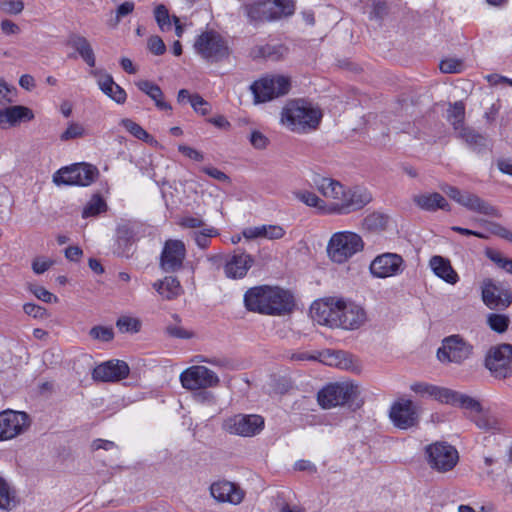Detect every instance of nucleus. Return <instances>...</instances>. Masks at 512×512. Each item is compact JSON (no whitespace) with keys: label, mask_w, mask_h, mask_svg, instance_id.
<instances>
[{"label":"nucleus","mask_w":512,"mask_h":512,"mask_svg":"<svg viewBox=\"0 0 512 512\" xmlns=\"http://www.w3.org/2000/svg\"><path fill=\"white\" fill-rule=\"evenodd\" d=\"M388 223V217L382 213L374 212L364 219V226L373 231L383 230Z\"/></svg>","instance_id":"nucleus-41"},{"label":"nucleus","mask_w":512,"mask_h":512,"mask_svg":"<svg viewBox=\"0 0 512 512\" xmlns=\"http://www.w3.org/2000/svg\"><path fill=\"white\" fill-rule=\"evenodd\" d=\"M429 466L440 473L451 471L458 463L457 449L447 442H435L425 448Z\"/></svg>","instance_id":"nucleus-10"},{"label":"nucleus","mask_w":512,"mask_h":512,"mask_svg":"<svg viewBox=\"0 0 512 512\" xmlns=\"http://www.w3.org/2000/svg\"><path fill=\"white\" fill-rule=\"evenodd\" d=\"M256 102H266L287 94L290 80L282 75H270L255 81L251 86Z\"/></svg>","instance_id":"nucleus-11"},{"label":"nucleus","mask_w":512,"mask_h":512,"mask_svg":"<svg viewBox=\"0 0 512 512\" xmlns=\"http://www.w3.org/2000/svg\"><path fill=\"white\" fill-rule=\"evenodd\" d=\"M54 261L46 258V257H36L32 261V270L36 274H43L46 272L52 265Z\"/></svg>","instance_id":"nucleus-60"},{"label":"nucleus","mask_w":512,"mask_h":512,"mask_svg":"<svg viewBox=\"0 0 512 512\" xmlns=\"http://www.w3.org/2000/svg\"><path fill=\"white\" fill-rule=\"evenodd\" d=\"M247 310L260 314L281 316L292 311L293 296L277 286L261 285L248 289L244 295Z\"/></svg>","instance_id":"nucleus-3"},{"label":"nucleus","mask_w":512,"mask_h":512,"mask_svg":"<svg viewBox=\"0 0 512 512\" xmlns=\"http://www.w3.org/2000/svg\"><path fill=\"white\" fill-rule=\"evenodd\" d=\"M24 9L22 0H0V10L12 15L21 13Z\"/></svg>","instance_id":"nucleus-54"},{"label":"nucleus","mask_w":512,"mask_h":512,"mask_svg":"<svg viewBox=\"0 0 512 512\" xmlns=\"http://www.w3.org/2000/svg\"><path fill=\"white\" fill-rule=\"evenodd\" d=\"M364 249L362 237L351 231L334 233L327 244V255L336 264H344Z\"/></svg>","instance_id":"nucleus-5"},{"label":"nucleus","mask_w":512,"mask_h":512,"mask_svg":"<svg viewBox=\"0 0 512 512\" xmlns=\"http://www.w3.org/2000/svg\"><path fill=\"white\" fill-rule=\"evenodd\" d=\"M98 169L88 163H75L59 169L53 176L57 185L89 186L98 177Z\"/></svg>","instance_id":"nucleus-9"},{"label":"nucleus","mask_w":512,"mask_h":512,"mask_svg":"<svg viewBox=\"0 0 512 512\" xmlns=\"http://www.w3.org/2000/svg\"><path fill=\"white\" fill-rule=\"evenodd\" d=\"M23 310L27 315L36 319H43L48 316L47 310L44 307L34 303L24 304Z\"/></svg>","instance_id":"nucleus-58"},{"label":"nucleus","mask_w":512,"mask_h":512,"mask_svg":"<svg viewBox=\"0 0 512 512\" xmlns=\"http://www.w3.org/2000/svg\"><path fill=\"white\" fill-rule=\"evenodd\" d=\"M128 375V365L124 361L111 360L94 368L93 379L103 382H114Z\"/></svg>","instance_id":"nucleus-22"},{"label":"nucleus","mask_w":512,"mask_h":512,"mask_svg":"<svg viewBox=\"0 0 512 512\" xmlns=\"http://www.w3.org/2000/svg\"><path fill=\"white\" fill-rule=\"evenodd\" d=\"M429 266L433 273L448 284L455 285L459 281V276L452 267L449 259L439 255L432 256Z\"/></svg>","instance_id":"nucleus-25"},{"label":"nucleus","mask_w":512,"mask_h":512,"mask_svg":"<svg viewBox=\"0 0 512 512\" xmlns=\"http://www.w3.org/2000/svg\"><path fill=\"white\" fill-rule=\"evenodd\" d=\"M487 321L490 328L498 333L505 332L509 325V318L502 314L492 313L488 316Z\"/></svg>","instance_id":"nucleus-47"},{"label":"nucleus","mask_w":512,"mask_h":512,"mask_svg":"<svg viewBox=\"0 0 512 512\" xmlns=\"http://www.w3.org/2000/svg\"><path fill=\"white\" fill-rule=\"evenodd\" d=\"M14 506V496L6 481L0 477V509L10 510Z\"/></svg>","instance_id":"nucleus-46"},{"label":"nucleus","mask_w":512,"mask_h":512,"mask_svg":"<svg viewBox=\"0 0 512 512\" xmlns=\"http://www.w3.org/2000/svg\"><path fill=\"white\" fill-rule=\"evenodd\" d=\"M194 49L209 62H220L230 55L227 40L214 30L202 32L194 42Z\"/></svg>","instance_id":"nucleus-6"},{"label":"nucleus","mask_w":512,"mask_h":512,"mask_svg":"<svg viewBox=\"0 0 512 512\" xmlns=\"http://www.w3.org/2000/svg\"><path fill=\"white\" fill-rule=\"evenodd\" d=\"M166 333L174 338L189 339L193 336L192 332L186 330L178 324H171L166 327Z\"/></svg>","instance_id":"nucleus-59"},{"label":"nucleus","mask_w":512,"mask_h":512,"mask_svg":"<svg viewBox=\"0 0 512 512\" xmlns=\"http://www.w3.org/2000/svg\"><path fill=\"white\" fill-rule=\"evenodd\" d=\"M253 263V257L245 252L234 254L226 260L224 273L231 279L243 278Z\"/></svg>","instance_id":"nucleus-23"},{"label":"nucleus","mask_w":512,"mask_h":512,"mask_svg":"<svg viewBox=\"0 0 512 512\" xmlns=\"http://www.w3.org/2000/svg\"><path fill=\"white\" fill-rule=\"evenodd\" d=\"M218 235L219 231L216 228L208 226L190 233V237L200 249H207L211 243V239Z\"/></svg>","instance_id":"nucleus-36"},{"label":"nucleus","mask_w":512,"mask_h":512,"mask_svg":"<svg viewBox=\"0 0 512 512\" xmlns=\"http://www.w3.org/2000/svg\"><path fill=\"white\" fill-rule=\"evenodd\" d=\"M178 225L185 229H202L206 226L202 217L194 215L182 216L178 221Z\"/></svg>","instance_id":"nucleus-53"},{"label":"nucleus","mask_w":512,"mask_h":512,"mask_svg":"<svg viewBox=\"0 0 512 512\" xmlns=\"http://www.w3.org/2000/svg\"><path fill=\"white\" fill-rule=\"evenodd\" d=\"M185 257L184 242L178 239H169L165 241L160 255V267L165 272L178 271L182 268Z\"/></svg>","instance_id":"nucleus-19"},{"label":"nucleus","mask_w":512,"mask_h":512,"mask_svg":"<svg viewBox=\"0 0 512 512\" xmlns=\"http://www.w3.org/2000/svg\"><path fill=\"white\" fill-rule=\"evenodd\" d=\"M191 106L194 111L202 116L211 112V105L199 94H193Z\"/></svg>","instance_id":"nucleus-56"},{"label":"nucleus","mask_w":512,"mask_h":512,"mask_svg":"<svg viewBox=\"0 0 512 512\" xmlns=\"http://www.w3.org/2000/svg\"><path fill=\"white\" fill-rule=\"evenodd\" d=\"M17 89L0 78V105H8L16 101Z\"/></svg>","instance_id":"nucleus-42"},{"label":"nucleus","mask_w":512,"mask_h":512,"mask_svg":"<svg viewBox=\"0 0 512 512\" xmlns=\"http://www.w3.org/2000/svg\"><path fill=\"white\" fill-rule=\"evenodd\" d=\"M106 209L107 204L105 200L99 194H94L83 208L82 217H95L105 212Z\"/></svg>","instance_id":"nucleus-37"},{"label":"nucleus","mask_w":512,"mask_h":512,"mask_svg":"<svg viewBox=\"0 0 512 512\" xmlns=\"http://www.w3.org/2000/svg\"><path fill=\"white\" fill-rule=\"evenodd\" d=\"M460 205L467 209L490 217H499L498 210L475 194L464 192Z\"/></svg>","instance_id":"nucleus-28"},{"label":"nucleus","mask_w":512,"mask_h":512,"mask_svg":"<svg viewBox=\"0 0 512 512\" xmlns=\"http://www.w3.org/2000/svg\"><path fill=\"white\" fill-rule=\"evenodd\" d=\"M180 381L185 389L199 390L218 386L220 379L209 368L195 365L187 368L180 374Z\"/></svg>","instance_id":"nucleus-15"},{"label":"nucleus","mask_w":512,"mask_h":512,"mask_svg":"<svg viewBox=\"0 0 512 512\" xmlns=\"http://www.w3.org/2000/svg\"><path fill=\"white\" fill-rule=\"evenodd\" d=\"M482 300L490 309H505L512 303V293L498 286L492 279L482 284Z\"/></svg>","instance_id":"nucleus-20"},{"label":"nucleus","mask_w":512,"mask_h":512,"mask_svg":"<svg viewBox=\"0 0 512 512\" xmlns=\"http://www.w3.org/2000/svg\"><path fill=\"white\" fill-rule=\"evenodd\" d=\"M210 493L217 501L233 505L240 504L245 495V492L237 484L226 480L214 482L210 486Z\"/></svg>","instance_id":"nucleus-21"},{"label":"nucleus","mask_w":512,"mask_h":512,"mask_svg":"<svg viewBox=\"0 0 512 512\" xmlns=\"http://www.w3.org/2000/svg\"><path fill=\"white\" fill-rule=\"evenodd\" d=\"M178 151L181 152L184 156H186L190 159H193L195 161L201 162L204 160V155L200 151H198L192 147H189L187 145H183V144L179 145Z\"/></svg>","instance_id":"nucleus-63"},{"label":"nucleus","mask_w":512,"mask_h":512,"mask_svg":"<svg viewBox=\"0 0 512 512\" xmlns=\"http://www.w3.org/2000/svg\"><path fill=\"white\" fill-rule=\"evenodd\" d=\"M30 425L25 412L6 410L0 413V440H9L22 434Z\"/></svg>","instance_id":"nucleus-18"},{"label":"nucleus","mask_w":512,"mask_h":512,"mask_svg":"<svg viewBox=\"0 0 512 512\" xmlns=\"http://www.w3.org/2000/svg\"><path fill=\"white\" fill-rule=\"evenodd\" d=\"M456 133L459 138L470 146H481L484 144V137L468 127L464 126L456 131Z\"/></svg>","instance_id":"nucleus-43"},{"label":"nucleus","mask_w":512,"mask_h":512,"mask_svg":"<svg viewBox=\"0 0 512 512\" xmlns=\"http://www.w3.org/2000/svg\"><path fill=\"white\" fill-rule=\"evenodd\" d=\"M250 143L256 149H264L268 144V139L259 131H253L250 136Z\"/></svg>","instance_id":"nucleus-64"},{"label":"nucleus","mask_w":512,"mask_h":512,"mask_svg":"<svg viewBox=\"0 0 512 512\" xmlns=\"http://www.w3.org/2000/svg\"><path fill=\"white\" fill-rule=\"evenodd\" d=\"M322 117L317 105L305 99H293L282 108L280 122L291 132L306 134L318 128Z\"/></svg>","instance_id":"nucleus-4"},{"label":"nucleus","mask_w":512,"mask_h":512,"mask_svg":"<svg viewBox=\"0 0 512 512\" xmlns=\"http://www.w3.org/2000/svg\"><path fill=\"white\" fill-rule=\"evenodd\" d=\"M135 86L154 101L157 109L167 112L172 111V106L165 101L163 91L157 84L149 80H138L135 81Z\"/></svg>","instance_id":"nucleus-26"},{"label":"nucleus","mask_w":512,"mask_h":512,"mask_svg":"<svg viewBox=\"0 0 512 512\" xmlns=\"http://www.w3.org/2000/svg\"><path fill=\"white\" fill-rule=\"evenodd\" d=\"M298 200L311 207L323 208L324 201L321 200L315 193L310 191H298L295 193Z\"/></svg>","instance_id":"nucleus-51"},{"label":"nucleus","mask_w":512,"mask_h":512,"mask_svg":"<svg viewBox=\"0 0 512 512\" xmlns=\"http://www.w3.org/2000/svg\"><path fill=\"white\" fill-rule=\"evenodd\" d=\"M405 269L406 263L403 257L392 252L377 255L369 265L371 275L377 279L399 276Z\"/></svg>","instance_id":"nucleus-13"},{"label":"nucleus","mask_w":512,"mask_h":512,"mask_svg":"<svg viewBox=\"0 0 512 512\" xmlns=\"http://www.w3.org/2000/svg\"><path fill=\"white\" fill-rule=\"evenodd\" d=\"M130 134L139 140L144 141L147 144L152 146H156L158 144L157 140L150 135L146 130H144L140 125L135 122L130 121Z\"/></svg>","instance_id":"nucleus-49"},{"label":"nucleus","mask_w":512,"mask_h":512,"mask_svg":"<svg viewBox=\"0 0 512 512\" xmlns=\"http://www.w3.org/2000/svg\"><path fill=\"white\" fill-rule=\"evenodd\" d=\"M413 202L425 211H436L438 209L449 211L450 209L447 200L437 192L414 195Z\"/></svg>","instance_id":"nucleus-27"},{"label":"nucleus","mask_w":512,"mask_h":512,"mask_svg":"<svg viewBox=\"0 0 512 512\" xmlns=\"http://www.w3.org/2000/svg\"><path fill=\"white\" fill-rule=\"evenodd\" d=\"M32 293L35 297H37L39 300L46 302V303H56L58 302L57 296L49 292L47 289H45L42 286H36L35 288L31 289Z\"/></svg>","instance_id":"nucleus-62"},{"label":"nucleus","mask_w":512,"mask_h":512,"mask_svg":"<svg viewBox=\"0 0 512 512\" xmlns=\"http://www.w3.org/2000/svg\"><path fill=\"white\" fill-rule=\"evenodd\" d=\"M260 238L278 240L285 236L286 231L280 225H260Z\"/></svg>","instance_id":"nucleus-44"},{"label":"nucleus","mask_w":512,"mask_h":512,"mask_svg":"<svg viewBox=\"0 0 512 512\" xmlns=\"http://www.w3.org/2000/svg\"><path fill=\"white\" fill-rule=\"evenodd\" d=\"M410 389L421 397H429L444 404L448 388L436 386L426 382H416L410 386Z\"/></svg>","instance_id":"nucleus-32"},{"label":"nucleus","mask_w":512,"mask_h":512,"mask_svg":"<svg viewBox=\"0 0 512 512\" xmlns=\"http://www.w3.org/2000/svg\"><path fill=\"white\" fill-rule=\"evenodd\" d=\"M465 105L457 101L450 105L447 110V120L453 126L455 132L464 127Z\"/></svg>","instance_id":"nucleus-34"},{"label":"nucleus","mask_w":512,"mask_h":512,"mask_svg":"<svg viewBox=\"0 0 512 512\" xmlns=\"http://www.w3.org/2000/svg\"><path fill=\"white\" fill-rule=\"evenodd\" d=\"M444 404L457 406V407L472 410V411H475L478 413H480L482 411V406L478 400H476L475 398H473L469 395L451 390L449 388H448V393L446 395Z\"/></svg>","instance_id":"nucleus-30"},{"label":"nucleus","mask_w":512,"mask_h":512,"mask_svg":"<svg viewBox=\"0 0 512 512\" xmlns=\"http://www.w3.org/2000/svg\"><path fill=\"white\" fill-rule=\"evenodd\" d=\"M91 74L97 78L99 88L111 99L117 103H124L126 100V91L113 81L108 74H103L99 70H92Z\"/></svg>","instance_id":"nucleus-24"},{"label":"nucleus","mask_w":512,"mask_h":512,"mask_svg":"<svg viewBox=\"0 0 512 512\" xmlns=\"http://www.w3.org/2000/svg\"><path fill=\"white\" fill-rule=\"evenodd\" d=\"M68 44L80 54L87 65L90 67L95 66L94 51L89 41L84 36L72 34L68 38Z\"/></svg>","instance_id":"nucleus-31"},{"label":"nucleus","mask_w":512,"mask_h":512,"mask_svg":"<svg viewBox=\"0 0 512 512\" xmlns=\"http://www.w3.org/2000/svg\"><path fill=\"white\" fill-rule=\"evenodd\" d=\"M317 190L330 201L328 213L349 214L362 209L371 201L370 193L363 188H345L332 178H321L316 182Z\"/></svg>","instance_id":"nucleus-2"},{"label":"nucleus","mask_w":512,"mask_h":512,"mask_svg":"<svg viewBox=\"0 0 512 512\" xmlns=\"http://www.w3.org/2000/svg\"><path fill=\"white\" fill-rule=\"evenodd\" d=\"M127 249H128V229L124 226L119 227L117 229L114 253L119 256H125Z\"/></svg>","instance_id":"nucleus-45"},{"label":"nucleus","mask_w":512,"mask_h":512,"mask_svg":"<svg viewBox=\"0 0 512 512\" xmlns=\"http://www.w3.org/2000/svg\"><path fill=\"white\" fill-rule=\"evenodd\" d=\"M154 288L166 300L175 299L182 293L179 280L172 276L165 277L162 281L155 283Z\"/></svg>","instance_id":"nucleus-33"},{"label":"nucleus","mask_w":512,"mask_h":512,"mask_svg":"<svg viewBox=\"0 0 512 512\" xmlns=\"http://www.w3.org/2000/svg\"><path fill=\"white\" fill-rule=\"evenodd\" d=\"M128 15V2H123L117 9L116 13H111L110 18L107 20V25L110 28H115L120 22L121 17Z\"/></svg>","instance_id":"nucleus-61"},{"label":"nucleus","mask_w":512,"mask_h":512,"mask_svg":"<svg viewBox=\"0 0 512 512\" xmlns=\"http://www.w3.org/2000/svg\"><path fill=\"white\" fill-rule=\"evenodd\" d=\"M393 425L402 430L416 427L419 423V412L412 400L399 399L395 401L389 411Z\"/></svg>","instance_id":"nucleus-17"},{"label":"nucleus","mask_w":512,"mask_h":512,"mask_svg":"<svg viewBox=\"0 0 512 512\" xmlns=\"http://www.w3.org/2000/svg\"><path fill=\"white\" fill-rule=\"evenodd\" d=\"M147 50L155 56H161L165 54L167 49L164 41L160 36L151 35L147 39Z\"/></svg>","instance_id":"nucleus-50"},{"label":"nucleus","mask_w":512,"mask_h":512,"mask_svg":"<svg viewBox=\"0 0 512 512\" xmlns=\"http://www.w3.org/2000/svg\"><path fill=\"white\" fill-rule=\"evenodd\" d=\"M485 366L495 378L510 377L512 375V345L500 344L491 347L486 355Z\"/></svg>","instance_id":"nucleus-12"},{"label":"nucleus","mask_w":512,"mask_h":512,"mask_svg":"<svg viewBox=\"0 0 512 512\" xmlns=\"http://www.w3.org/2000/svg\"><path fill=\"white\" fill-rule=\"evenodd\" d=\"M85 129L80 123L72 122L68 125L67 129L60 135L61 141H69L83 137Z\"/></svg>","instance_id":"nucleus-48"},{"label":"nucleus","mask_w":512,"mask_h":512,"mask_svg":"<svg viewBox=\"0 0 512 512\" xmlns=\"http://www.w3.org/2000/svg\"><path fill=\"white\" fill-rule=\"evenodd\" d=\"M321 357V361L324 364L335 366L342 370H354L357 368L354 364L353 355L345 351H327Z\"/></svg>","instance_id":"nucleus-29"},{"label":"nucleus","mask_w":512,"mask_h":512,"mask_svg":"<svg viewBox=\"0 0 512 512\" xmlns=\"http://www.w3.org/2000/svg\"><path fill=\"white\" fill-rule=\"evenodd\" d=\"M251 21H271L294 12L292 0H259L245 6Z\"/></svg>","instance_id":"nucleus-7"},{"label":"nucleus","mask_w":512,"mask_h":512,"mask_svg":"<svg viewBox=\"0 0 512 512\" xmlns=\"http://www.w3.org/2000/svg\"><path fill=\"white\" fill-rule=\"evenodd\" d=\"M90 336L102 342H109L114 337L113 329L105 326H94L90 329Z\"/></svg>","instance_id":"nucleus-52"},{"label":"nucleus","mask_w":512,"mask_h":512,"mask_svg":"<svg viewBox=\"0 0 512 512\" xmlns=\"http://www.w3.org/2000/svg\"><path fill=\"white\" fill-rule=\"evenodd\" d=\"M264 418L256 414H238L226 419L223 428L226 432L242 437H253L264 429Z\"/></svg>","instance_id":"nucleus-14"},{"label":"nucleus","mask_w":512,"mask_h":512,"mask_svg":"<svg viewBox=\"0 0 512 512\" xmlns=\"http://www.w3.org/2000/svg\"><path fill=\"white\" fill-rule=\"evenodd\" d=\"M487 257L508 273L512 271V259L504 258L501 253L494 250H487Z\"/></svg>","instance_id":"nucleus-55"},{"label":"nucleus","mask_w":512,"mask_h":512,"mask_svg":"<svg viewBox=\"0 0 512 512\" xmlns=\"http://www.w3.org/2000/svg\"><path fill=\"white\" fill-rule=\"evenodd\" d=\"M154 17L162 32H168L172 29L173 17L171 18L165 5L159 4L155 7Z\"/></svg>","instance_id":"nucleus-39"},{"label":"nucleus","mask_w":512,"mask_h":512,"mask_svg":"<svg viewBox=\"0 0 512 512\" xmlns=\"http://www.w3.org/2000/svg\"><path fill=\"white\" fill-rule=\"evenodd\" d=\"M439 68L443 73H459L463 68V63L458 59L448 58L440 62Z\"/></svg>","instance_id":"nucleus-57"},{"label":"nucleus","mask_w":512,"mask_h":512,"mask_svg":"<svg viewBox=\"0 0 512 512\" xmlns=\"http://www.w3.org/2000/svg\"><path fill=\"white\" fill-rule=\"evenodd\" d=\"M311 316L320 325L344 330H357L367 321L363 307L344 299L327 298L311 306Z\"/></svg>","instance_id":"nucleus-1"},{"label":"nucleus","mask_w":512,"mask_h":512,"mask_svg":"<svg viewBox=\"0 0 512 512\" xmlns=\"http://www.w3.org/2000/svg\"><path fill=\"white\" fill-rule=\"evenodd\" d=\"M7 109L10 116L11 126H14L21 121H29L34 118L33 112L25 106L16 105L8 107Z\"/></svg>","instance_id":"nucleus-40"},{"label":"nucleus","mask_w":512,"mask_h":512,"mask_svg":"<svg viewBox=\"0 0 512 512\" xmlns=\"http://www.w3.org/2000/svg\"><path fill=\"white\" fill-rule=\"evenodd\" d=\"M287 52L288 49L282 44H266L258 49L259 56L271 61H278L282 59Z\"/></svg>","instance_id":"nucleus-38"},{"label":"nucleus","mask_w":512,"mask_h":512,"mask_svg":"<svg viewBox=\"0 0 512 512\" xmlns=\"http://www.w3.org/2000/svg\"><path fill=\"white\" fill-rule=\"evenodd\" d=\"M476 426L486 432L496 433L502 431L501 421L494 415L481 413L474 419Z\"/></svg>","instance_id":"nucleus-35"},{"label":"nucleus","mask_w":512,"mask_h":512,"mask_svg":"<svg viewBox=\"0 0 512 512\" xmlns=\"http://www.w3.org/2000/svg\"><path fill=\"white\" fill-rule=\"evenodd\" d=\"M473 346L467 343L459 335L446 337L442 346L437 351V357L441 362L462 363L472 354Z\"/></svg>","instance_id":"nucleus-16"},{"label":"nucleus","mask_w":512,"mask_h":512,"mask_svg":"<svg viewBox=\"0 0 512 512\" xmlns=\"http://www.w3.org/2000/svg\"><path fill=\"white\" fill-rule=\"evenodd\" d=\"M359 395L357 385L350 382L332 383L318 392V403L324 409L345 405Z\"/></svg>","instance_id":"nucleus-8"}]
</instances>
